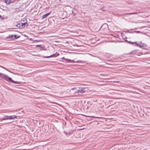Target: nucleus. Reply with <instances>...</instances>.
Masks as SVG:
<instances>
[{"label":"nucleus","instance_id":"1","mask_svg":"<svg viewBox=\"0 0 150 150\" xmlns=\"http://www.w3.org/2000/svg\"><path fill=\"white\" fill-rule=\"evenodd\" d=\"M0 77L2 79L6 81L15 84H20L21 82H19L15 81L13 80L11 77H10L7 75L0 72Z\"/></svg>","mask_w":150,"mask_h":150},{"label":"nucleus","instance_id":"2","mask_svg":"<svg viewBox=\"0 0 150 150\" xmlns=\"http://www.w3.org/2000/svg\"><path fill=\"white\" fill-rule=\"evenodd\" d=\"M17 118V117L15 115H13L12 116L6 115L3 117L2 120H12L14 119V118Z\"/></svg>","mask_w":150,"mask_h":150},{"label":"nucleus","instance_id":"3","mask_svg":"<svg viewBox=\"0 0 150 150\" xmlns=\"http://www.w3.org/2000/svg\"><path fill=\"white\" fill-rule=\"evenodd\" d=\"M77 89L78 90V94L80 93H83L86 91V88L83 87H78Z\"/></svg>","mask_w":150,"mask_h":150},{"label":"nucleus","instance_id":"4","mask_svg":"<svg viewBox=\"0 0 150 150\" xmlns=\"http://www.w3.org/2000/svg\"><path fill=\"white\" fill-rule=\"evenodd\" d=\"M77 88H73L70 90V91L73 94H76L78 93V90Z\"/></svg>","mask_w":150,"mask_h":150},{"label":"nucleus","instance_id":"5","mask_svg":"<svg viewBox=\"0 0 150 150\" xmlns=\"http://www.w3.org/2000/svg\"><path fill=\"white\" fill-rule=\"evenodd\" d=\"M59 55V54H58L55 53L50 56H44L43 57L45 58H49L50 57H57Z\"/></svg>","mask_w":150,"mask_h":150},{"label":"nucleus","instance_id":"6","mask_svg":"<svg viewBox=\"0 0 150 150\" xmlns=\"http://www.w3.org/2000/svg\"><path fill=\"white\" fill-rule=\"evenodd\" d=\"M23 21H21V26L23 27H25V25H26V26L27 27L28 25V24L26 23V22H25L24 23H23Z\"/></svg>","mask_w":150,"mask_h":150},{"label":"nucleus","instance_id":"7","mask_svg":"<svg viewBox=\"0 0 150 150\" xmlns=\"http://www.w3.org/2000/svg\"><path fill=\"white\" fill-rule=\"evenodd\" d=\"M6 38L7 39L13 40V35H9L8 37H6Z\"/></svg>","mask_w":150,"mask_h":150},{"label":"nucleus","instance_id":"8","mask_svg":"<svg viewBox=\"0 0 150 150\" xmlns=\"http://www.w3.org/2000/svg\"><path fill=\"white\" fill-rule=\"evenodd\" d=\"M50 13V12H49L48 13H47L46 14H45L44 15L42 16V19H43L44 18H46V17H47L48 15H49Z\"/></svg>","mask_w":150,"mask_h":150},{"label":"nucleus","instance_id":"9","mask_svg":"<svg viewBox=\"0 0 150 150\" xmlns=\"http://www.w3.org/2000/svg\"><path fill=\"white\" fill-rule=\"evenodd\" d=\"M62 59L67 60V62H71L72 63H74L75 62V61H74L73 60H71L70 59H65L64 57H63L62 58Z\"/></svg>","mask_w":150,"mask_h":150},{"label":"nucleus","instance_id":"10","mask_svg":"<svg viewBox=\"0 0 150 150\" xmlns=\"http://www.w3.org/2000/svg\"><path fill=\"white\" fill-rule=\"evenodd\" d=\"M137 45L139 46V47L141 48L143 47L142 43H141V42H139L138 44H137Z\"/></svg>","mask_w":150,"mask_h":150},{"label":"nucleus","instance_id":"11","mask_svg":"<svg viewBox=\"0 0 150 150\" xmlns=\"http://www.w3.org/2000/svg\"><path fill=\"white\" fill-rule=\"evenodd\" d=\"M138 52V51L137 50H134L132 51V53L133 54H136Z\"/></svg>","mask_w":150,"mask_h":150},{"label":"nucleus","instance_id":"12","mask_svg":"<svg viewBox=\"0 0 150 150\" xmlns=\"http://www.w3.org/2000/svg\"><path fill=\"white\" fill-rule=\"evenodd\" d=\"M15 26L16 27L20 28V27L21 26V24L20 23H18V24H16Z\"/></svg>","mask_w":150,"mask_h":150},{"label":"nucleus","instance_id":"13","mask_svg":"<svg viewBox=\"0 0 150 150\" xmlns=\"http://www.w3.org/2000/svg\"><path fill=\"white\" fill-rule=\"evenodd\" d=\"M19 37V36L17 37L16 35H13V39H16Z\"/></svg>","mask_w":150,"mask_h":150},{"label":"nucleus","instance_id":"14","mask_svg":"<svg viewBox=\"0 0 150 150\" xmlns=\"http://www.w3.org/2000/svg\"><path fill=\"white\" fill-rule=\"evenodd\" d=\"M142 46L143 47H146V44H145L144 43H142Z\"/></svg>","mask_w":150,"mask_h":150},{"label":"nucleus","instance_id":"15","mask_svg":"<svg viewBox=\"0 0 150 150\" xmlns=\"http://www.w3.org/2000/svg\"><path fill=\"white\" fill-rule=\"evenodd\" d=\"M148 53L147 52H146V53H144V54L143 52H140V54H147Z\"/></svg>","mask_w":150,"mask_h":150},{"label":"nucleus","instance_id":"16","mask_svg":"<svg viewBox=\"0 0 150 150\" xmlns=\"http://www.w3.org/2000/svg\"><path fill=\"white\" fill-rule=\"evenodd\" d=\"M9 0H5V2L6 3L8 2L9 1Z\"/></svg>","mask_w":150,"mask_h":150},{"label":"nucleus","instance_id":"17","mask_svg":"<svg viewBox=\"0 0 150 150\" xmlns=\"http://www.w3.org/2000/svg\"><path fill=\"white\" fill-rule=\"evenodd\" d=\"M143 49H145V50H148V48H143Z\"/></svg>","mask_w":150,"mask_h":150},{"label":"nucleus","instance_id":"18","mask_svg":"<svg viewBox=\"0 0 150 150\" xmlns=\"http://www.w3.org/2000/svg\"><path fill=\"white\" fill-rule=\"evenodd\" d=\"M37 46H40V45H37Z\"/></svg>","mask_w":150,"mask_h":150},{"label":"nucleus","instance_id":"19","mask_svg":"<svg viewBox=\"0 0 150 150\" xmlns=\"http://www.w3.org/2000/svg\"><path fill=\"white\" fill-rule=\"evenodd\" d=\"M149 109L150 110V108H149Z\"/></svg>","mask_w":150,"mask_h":150},{"label":"nucleus","instance_id":"20","mask_svg":"<svg viewBox=\"0 0 150 150\" xmlns=\"http://www.w3.org/2000/svg\"><path fill=\"white\" fill-rule=\"evenodd\" d=\"M23 150H26V149H23Z\"/></svg>","mask_w":150,"mask_h":150},{"label":"nucleus","instance_id":"21","mask_svg":"<svg viewBox=\"0 0 150 150\" xmlns=\"http://www.w3.org/2000/svg\"><path fill=\"white\" fill-rule=\"evenodd\" d=\"M1 17V15H0V17Z\"/></svg>","mask_w":150,"mask_h":150}]
</instances>
